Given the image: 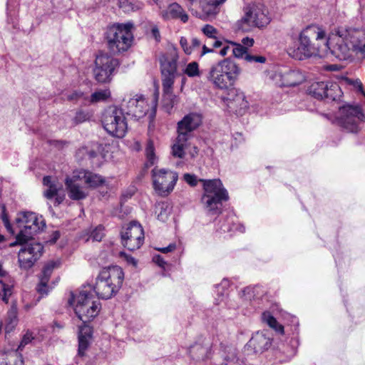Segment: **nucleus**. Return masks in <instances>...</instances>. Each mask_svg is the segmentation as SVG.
Wrapping results in <instances>:
<instances>
[{
    "mask_svg": "<svg viewBox=\"0 0 365 365\" xmlns=\"http://www.w3.org/2000/svg\"><path fill=\"white\" fill-rule=\"evenodd\" d=\"M124 272L117 265L103 268L96 279L93 286H83L76 292H71L68 304L73 307L78 318L82 321L78 328V355L83 356L92 337L93 328L87 324L99 313L101 306L98 301L93 300L92 291L99 299H108L115 296L123 285Z\"/></svg>",
    "mask_w": 365,
    "mask_h": 365,
    "instance_id": "f257e3e1",
    "label": "nucleus"
},
{
    "mask_svg": "<svg viewBox=\"0 0 365 365\" xmlns=\"http://www.w3.org/2000/svg\"><path fill=\"white\" fill-rule=\"evenodd\" d=\"M326 38L325 31L318 26H307L299 34L297 41L289 46L287 52L290 56L297 60H304L318 54V46L312 41V38L322 40Z\"/></svg>",
    "mask_w": 365,
    "mask_h": 365,
    "instance_id": "f03ea898",
    "label": "nucleus"
},
{
    "mask_svg": "<svg viewBox=\"0 0 365 365\" xmlns=\"http://www.w3.org/2000/svg\"><path fill=\"white\" fill-rule=\"evenodd\" d=\"M178 58L177 48L173 46L159 56L163 96L165 100H169L171 107L177 102V97L173 93V87L177 76Z\"/></svg>",
    "mask_w": 365,
    "mask_h": 365,
    "instance_id": "7ed1b4c3",
    "label": "nucleus"
},
{
    "mask_svg": "<svg viewBox=\"0 0 365 365\" xmlns=\"http://www.w3.org/2000/svg\"><path fill=\"white\" fill-rule=\"evenodd\" d=\"M133 24L131 22L113 24L107 27L104 41L109 51L113 54L125 52L133 41Z\"/></svg>",
    "mask_w": 365,
    "mask_h": 365,
    "instance_id": "20e7f679",
    "label": "nucleus"
},
{
    "mask_svg": "<svg viewBox=\"0 0 365 365\" xmlns=\"http://www.w3.org/2000/svg\"><path fill=\"white\" fill-rule=\"evenodd\" d=\"M204 194L201 202L207 215H218L222 212V202L227 201L229 195L220 179L200 180Z\"/></svg>",
    "mask_w": 365,
    "mask_h": 365,
    "instance_id": "39448f33",
    "label": "nucleus"
},
{
    "mask_svg": "<svg viewBox=\"0 0 365 365\" xmlns=\"http://www.w3.org/2000/svg\"><path fill=\"white\" fill-rule=\"evenodd\" d=\"M240 73L239 66L231 58H226L211 66L207 78L218 88L227 89L234 85Z\"/></svg>",
    "mask_w": 365,
    "mask_h": 365,
    "instance_id": "423d86ee",
    "label": "nucleus"
},
{
    "mask_svg": "<svg viewBox=\"0 0 365 365\" xmlns=\"http://www.w3.org/2000/svg\"><path fill=\"white\" fill-rule=\"evenodd\" d=\"M243 12L244 15L236 22L238 31L250 32L255 27L264 28L271 21L270 17L261 4H249L243 8Z\"/></svg>",
    "mask_w": 365,
    "mask_h": 365,
    "instance_id": "0eeeda50",
    "label": "nucleus"
},
{
    "mask_svg": "<svg viewBox=\"0 0 365 365\" xmlns=\"http://www.w3.org/2000/svg\"><path fill=\"white\" fill-rule=\"evenodd\" d=\"M336 121L347 132L356 133L359 130V123L365 121V115L361 106L345 104L339 107Z\"/></svg>",
    "mask_w": 365,
    "mask_h": 365,
    "instance_id": "6e6552de",
    "label": "nucleus"
},
{
    "mask_svg": "<svg viewBox=\"0 0 365 365\" xmlns=\"http://www.w3.org/2000/svg\"><path fill=\"white\" fill-rule=\"evenodd\" d=\"M16 222L21 228L16 237V243H21L26 238L33 239V236L46 227L44 220L40 218L35 212L25 211L20 212L16 218Z\"/></svg>",
    "mask_w": 365,
    "mask_h": 365,
    "instance_id": "1a4fd4ad",
    "label": "nucleus"
},
{
    "mask_svg": "<svg viewBox=\"0 0 365 365\" xmlns=\"http://www.w3.org/2000/svg\"><path fill=\"white\" fill-rule=\"evenodd\" d=\"M102 123L108 133L117 138L124 137L128 130L126 115L117 106H111L105 110Z\"/></svg>",
    "mask_w": 365,
    "mask_h": 365,
    "instance_id": "9d476101",
    "label": "nucleus"
},
{
    "mask_svg": "<svg viewBox=\"0 0 365 365\" xmlns=\"http://www.w3.org/2000/svg\"><path fill=\"white\" fill-rule=\"evenodd\" d=\"M16 245L21 246L18 253V261L20 267L23 269L31 268L43 252V245L34 239L26 238L21 243H16L15 241L11 244V246Z\"/></svg>",
    "mask_w": 365,
    "mask_h": 365,
    "instance_id": "9b49d317",
    "label": "nucleus"
},
{
    "mask_svg": "<svg viewBox=\"0 0 365 365\" xmlns=\"http://www.w3.org/2000/svg\"><path fill=\"white\" fill-rule=\"evenodd\" d=\"M344 28L339 29L335 34L328 37L325 46L331 55L339 61H347L352 58V53L344 34Z\"/></svg>",
    "mask_w": 365,
    "mask_h": 365,
    "instance_id": "f8f14e48",
    "label": "nucleus"
},
{
    "mask_svg": "<svg viewBox=\"0 0 365 365\" xmlns=\"http://www.w3.org/2000/svg\"><path fill=\"white\" fill-rule=\"evenodd\" d=\"M118 66L119 61L117 58L107 53H100L95 60L93 75L96 80L99 83L110 82Z\"/></svg>",
    "mask_w": 365,
    "mask_h": 365,
    "instance_id": "ddd939ff",
    "label": "nucleus"
},
{
    "mask_svg": "<svg viewBox=\"0 0 365 365\" xmlns=\"http://www.w3.org/2000/svg\"><path fill=\"white\" fill-rule=\"evenodd\" d=\"M308 91L314 98L327 102L337 101L342 95L339 86L331 81L314 82L309 87Z\"/></svg>",
    "mask_w": 365,
    "mask_h": 365,
    "instance_id": "4468645a",
    "label": "nucleus"
},
{
    "mask_svg": "<svg viewBox=\"0 0 365 365\" xmlns=\"http://www.w3.org/2000/svg\"><path fill=\"white\" fill-rule=\"evenodd\" d=\"M122 245L128 250H138L143 244L144 231L137 221H132L120 232Z\"/></svg>",
    "mask_w": 365,
    "mask_h": 365,
    "instance_id": "2eb2a0df",
    "label": "nucleus"
},
{
    "mask_svg": "<svg viewBox=\"0 0 365 365\" xmlns=\"http://www.w3.org/2000/svg\"><path fill=\"white\" fill-rule=\"evenodd\" d=\"M152 173L153 187L155 191L163 196L168 195L173 191L178 179L176 172L160 169L158 171L153 170Z\"/></svg>",
    "mask_w": 365,
    "mask_h": 365,
    "instance_id": "dca6fc26",
    "label": "nucleus"
},
{
    "mask_svg": "<svg viewBox=\"0 0 365 365\" xmlns=\"http://www.w3.org/2000/svg\"><path fill=\"white\" fill-rule=\"evenodd\" d=\"M120 108L126 116L138 120L145 115L148 110V105L143 95H135L125 98Z\"/></svg>",
    "mask_w": 365,
    "mask_h": 365,
    "instance_id": "f3484780",
    "label": "nucleus"
},
{
    "mask_svg": "<svg viewBox=\"0 0 365 365\" xmlns=\"http://www.w3.org/2000/svg\"><path fill=\"white\" fill-rule=\"evenodd\" d=\"M202 115L197 113H190L185 115L178 123V140L187 142L192 135V132L202 123Z\"/></svg>",
    "mask_w": 365,
    "mask_h": 365,
    "instance_id": "a211bd4d",
    "label": "nucleus"
},
{
    "mask_svg": "<svg viewBox=\"0 0 365 365\" xmlns=\"http://www.w3.org/2000/svg\"><path fill=\"white\" fill-rule=\"evenodd\" d=\"M351 53L359 59H365V31L355 28L344 29Z\"/></svg>",
    "mask_w": 365,
    "mask_h": 365,
    "instance_id": "6ab92c4d",
    "label": "nucleus"
},
{
    "mask_svg": "<svg viewBox=\"0 0 365 365\" xmlns=\"http://www.w3.org/2000/svg\"><path fill=\"white\" fill-rule=\"evenodd\" d=\"M272 336L268 330L255 332L245 345L247 350H251L255 354L263 353L272 345Z\"/></svg>",
    "mask_w": 365,
    "mask_h": 365,
    "instance_id": "aec40b11",
    "label": "nucleus"
},
{
    "mask_svg": "<svg viewBox=\"0 0 365 365\" xmlns=\"http://www.w3.org/2000/svg\"><path fill=\"white\" fill-rule=\"evenodd\" d=\"M212 343L210 338L200 337L189 348L190 356L196 360H205L209 358L211 352Z\"/></svg>",
    "mask_w": 365,
    "mask_h": 365,
    "instance_id": "412c9836",
    "label": "nucleus"
},
{
    "mask_svg": "<svg viewBox=\"0 0 365 365\" xmlns=\"http://www.w3.org/2000/svg\"><path fill=\"white\" fill-rule=\"evenodd\" d=\"M59 264L58 262L51 261L46 264L39 275V283L36 287L37 292L42 296L46 295L48 292V282L53 269Z\"/></svg>",
    "mask_w": 365,
    "mask_h": 365,
    "instance_id": "4be33fe9",
    "label": "nucleus"
},
{
    "mask_svg": "<svg viewBox=\"0 0 365 365\" xmlns=\"http://www.w3.org/2000/svg\"><path fill=\"white\" fill-rule=\"evenodd\" d=\"M282 85L286 87L296 86L304 81V75L299 70L288 69L280 75Z\"/></svg>",
    "mask_w": 365,
    "mask_h": 365,
    "instance_id": "5701e85b",
    "label": "nucleus"
},
{
    "mask_svg": "<svg viewBox=\"0 0 365 365\" xmlns=\"http://www.w3.org/2000/svg\"><path fill=\"white\" fill-rule=\"evenodd\" d=\"M78 178L91 188L97 187L105 183V178L89 170H83L79 173Z\"/></svg>",
    "mask_w": 365,
    "mask_h": 365,
    "instance_id": "b1692460",
    "label": "nucleus"
},
{
    "mask_svg": "<svg viewBox=\"0 0 365 365\" xmlns=\"http://www.w3.org/2000/svg\"><path fill=\"white\" fill-rule=\"evenodd\" d=\"M66 187L68 190V197L73 200H81L85 199L87 194L81 189V186L76 184L72 179H66Z\"/></svg>",
    "mask_w": 365,
    "mask_h": 365,
    "instance_id": "393cba45",
    "label": "nucleus"
},
{
    "mask_svg": "<svg viewBox=\"0 0 365 365\" xmlns=\"http://www.w3.org/2000/svg\"><path fill=\"white\" fill-rule=\"evenodd\" d=\"M43 185L48 188L43 192V196L48 199L51 200L58 193V190L61 186L58 185L56 180H53L51 176H44L43 178Z\"/></svg>",
    "mask_w": 365,
    "mask_h": 365,
    "instance_id": "a878e982",
    "label": "nucleus"
},
{
    "mask_svg": "<svg viewBox=\"0 0 365 365\" xmlns=\"http://www.w3.org/2000/svg\"><path fill=\"white\" fill-rule=\"evenodd\" d=\"M0 365H24L21 354L17 351L0 356Z\"/></svg>",
    "mask_w": 365,
    "mask_h": 365,
    "instance_id": "bb28decb",
    "label": "nucleus"
},
{
    "mask_svg": "<svg viewBox=\"0 0 365 365\" xmlns=\"http://www.w3.org/2000/svg\"><path fill=\"white\" fill-rule=\"evenodd\" d=\"M261 320L277 332L279 334L284 333V327L278 323L276 318L269 312H264L261 315Z\"/></svg>",
    "mask_w": 365,
    "mask_h": 365,
    "instance_id": "cd10ccee",
    "label": "nucleus"
},
{
    "mask_svg": "<svg viewBox=\"0 0 365 365\" xmlns=\"http://www.w3.org/2000/svg\"><path fill=\"white\" fill-rule=\"evenodd\" d=\"M1 291L0 292V298L5 303H8L9 297L12 294L14 287V281L10 277H5L0 280Z\"/></svg>",
    "mask_w": 365,
    "mask_h": 365,
    "instance_id": "c85d7f7f",
    "label": "nucleus"
},
{
    "mask_svg": "<svg viewBox=\"0 0 365 365\" xmlns=\"http://www.w3.org/2000/svg\"><path fill=\"white\" fill-rule=\"evenodd\" d=\"M226 0H204L202 11L207 16H214L219 11L218 6Z\"/></svg>",
    "mask_w": 365,
    "mask_h": 365,
    "instance_id": "c756f323",
    "label": "nucleus"
},
{
    "mask_svg": "<svg viewBox=\"0 0 365 365\" xmlns=\"http://www.w3.org/2000/svg\"><path fill=\"white\" fill-rule=\"evenodd\" d=\"M102 150V145L96 143L92 148L88 147H83L78 150V154L86 155L88 160L94 163L96 158H98L101 151Z\"/></svg>",
    "mask_w": 365,
    "mask_h": 365,
    "instance_id": "7c9ffc66",
    "label": "nucleus"
},
{
    "mask_svg": "<svg viewBox=\"0 0 365 365\" xmlns=\"http://www.w3.org/2000/svg\"><path fill=\"white\" fill-rule=\"evenodd\" d=\"M242 297L245 300L252 301L259 299L263 294L264 291L262 290V287L259 285L248 286L242 291Z\"/></svg>",
    "mask_w": 365,
    "mask_h": 365,
    "instance_id": "2f4dec72",
    "label": "nucleus"
},
{
    "mask_svg": "<svg viewBox=\"0 0 365 365\" xmlns=\"http://www.w3.org/2000/svg\"><path fill=\"white\" fill-rule=\"evenodd\" d=\"M227 354L224 356V361L222 365H245L244 361L237 357L236 349L232 346L226 348L225 353Z\"/></svg>",
    "mask_w": 365,
    "mask_h": 365,
    "instance_id": "473e14b6",
    "label": "nucleus"
},
{
    "mask_svg": "<svg viewBox=\"0 0 365 365\" xmlns=\"http://www.w3.org/2000/svg\"><path fill=\"white\" fill-rule=\"evenodd\" d=\"M17 314V308L15 306H12L8 311L5 325V331L6 333L12 331L16 326L18 322Z\"/></svg>",
    "mask_w": 365,
    "mask_h": 365,
    "instance_id": "72a5a7b5",
    "label": "nucleus"
},
{
    "mask_svg": "<svg viewBox=\"0 0 365 365\" xmlns=\"http://www.w3.org/2000/svg\"><path fill=\"white\" fill-rule=\"evenodd\" d=\"M220 229L223 232H229L234 231H239L240 232H245V227L243 225L240 223H235L232 220H230V218L227 219V223H223Z\"/></svg>",
    "mask_w": 365,
    "mask_h": 365,
    "instance_id": "f704fd0d",
    "label": "nucleus"
},
{
    "mask_svg": "<svg viewBox=\"0 0 365 365\" xmlns=\"http://www.w3.org/2000/svg\"><path fill=\"white\" fill-rule=\"evenodd\" d=\"M220 229L223 232H229L234 231H239L240 232H245V227L243 225L240 223H235L232 220H230V218L227 219V223H223Z\"/></svg>",
    "mask_w": 365,
    "mask_h": 365,
    "instance_id": "c9c22d12",
    "label": "nucleus"
},
{
    "mask_svg": "<svg viewBox=\"0 0 365 365\" xmlns=\"http://www.w3.org/2000/svg\"><path fill=\"white\" fill-rule=\"evenodd\" d=\"M67 99L81 106H86L88 101V96L80 91H75L67 96Z\"/></svg>",
    "mask_w": 365,
    "mask_h": 365,
    "instance_id": "e433bc0d",
    "label": "nucleus"
},
{
    "mask_svg": "<svg viewBox=\"0 0 365 365\" xmlns=\"http://www.w3.org/2000/svg\"><path fill=\"white\" fill-rule=\"evenodd\" d=\"M110 96V92L109 90H101L98 91H96L88 96V103H96L99 101H103L108 98Z\"/></svg>",
    "mask_w": 365,
    "mask_h": 365,
    "instance_id": "4c0bfd02",
    "label": "nucleus"
},
{
    "mask_svg": "<svg viewBox=\"0 0 365 365\" xmlns=\"http://www.w3.org/2000/svg\"><path fill=\"white\" fill-rule=\"evenodd\" d=\"M183 72L190 78L200 77L201 74L198 63L196 61L189 63L183 70Z\"/></svg>",
    "mask_w": 365,
    "mask_h": 365,
    "instance_id": "58836bf2",
    "label": "nucleus"
},
{
    "mask_svg": "<svg viewBox=\"0 0 365 365\" xmlns=\"http://www.w3.org/2000/svg\"><path fill=\"white\" fill-rule=\"evenodd\" d=\"M232 53L233 56L237 58H242L247 53V48L240 43L231 42Z\"/></svg>",
    "mask_w": 365,
    "mask_h": 365,
    "instance_id": "ea45409f",
    "label": "nucleus"
},
{
    "mask_svg": "<svg viewBox=\"0 0 365 365\" xmlns=\"http://www.w3.org/2000/svg\"><path fill=\"white\" fill-rule=\"evenodd\" d=\"M160 212L158 214V220L162 222H165L170 214L171 208L168 203L162 202L159 205Z\"/></svg>",
    "mask_w": 365,
    "mask_h": 365,
    "instance_id": "a19ab883",
    "label": "nucleus"
},
{
    "mask_svg": "<svg viewBox=\"0 0 365 365\" xmlns=\"http://www.w3.org/2000/svg\"><path fill=\"white\" fill-rule=\"evenodd\" d=\"M104 236L105 227L101 225L93 229L90 234V238L96 242H101Z\"/></svg>",
    "mask_w": 365,
    "mask_h": 365,
    "instance_id": "79ce46f5",
    "label": "nucleus"
},
{
    "mask_svg": "<svg viewBox=\"0 0 365 365\" xmlns=\"http://www.w3.org/2000/svg\"><path fill=\"white\" fill-rule=\"evenodd\" d=\"M186 142H178V138L176 139V143L172 147V154L175 157H178L180 158H183L185 155L184 152V146L185 145Z\"/></svg>",
    "mask_w": 365,
    "mask_h": 365,
    "instance_id": "37998d69",
    "label": "nucleus"
},
{
    "mask_svg": "<svg viewBox=\"0 0 365 365\" xmlns=\"http://www.w3.org/2000/svg\"><path fill=\"white\" fill-rule=\"evenodd\" d=\"M183 11L181 6L177 3L170 4L168 9V14L172 19H178V16Z\"/></svg>",
    "mask_w": 365,
    "mask_h": 365,
    "instance_id": "c03bdc74",
    "label": "nucleus"
},
{
    "mask_svg": "<svg viewBox=\"0 0 365 365\" xmlns=\"http://www.w3.org/2000/svg\"><path fill=\"white\" fill-rule=\"evenodd\" d=\"M145 154L148 163L150 165H153L155 163V148L152 141H148L145 148Z\"/></svg>",
    "mask_w": 365,
    "mask_h": 365,
    "instance_id": "a18cd8bd",
    "label": "nucleus"
},
{
    "mask_svg": "<svg viewBox=\"0 0 365 365\" xmlns=\"http://www.w3.org/2000/svg\"><path fill=\"white\" fill-rule=\"evenodd\" d=\"M89 118L90 115L88 112L83 110H78L76 111V115L73 118V121L74 124L77 125L86 121Z\"/></svg>",
    "mask_w": 365,
    "mask_h": 365,
    "instance_id": "49530a36",
    "label": "nucleus"
},
{
    "mask_svg": "<svg viewBox=\"0 0 365 365\" xmlns=\"http://www.w3.org/2000/svg\"><path fill=\"white\" fill-rule=\"evenodd\" d=\"M34 339V337L32 336V333L29 331H27L26 333L23 336L21 341L20 342V344L19 345L16 351L20 352L23 351V349L30 344L33 340Z\"/></svg>",
    "mask_w": 365,
    "mask_h": 365,
    "instance_id": "de8ad7c7",
    "label": "nucleus"
},
{
    "mask_svg": "<svg viewBox=\"0 0 365 365\" xmlns=\"http://www.w3.org/2000/svg\"><path fill=\"white\" fill-rule=\"evenodd\" d=\"M244 59L249 63H264L266 62L267 58L263 56H255L251 54H246Z\"/></svg>",
    "mask_w": 365,
    "mask_h": 365,
    "instance_id": "09e8293b",
    "label": "nucleus"
},
{
    "mask_svg": "<svg viewBox=\"0 0 365 365\" xmlns=\"http://www.w3.org/2000/svg\"><path fill=\"white\" fill-rule=\"evenodd\" d=\"M230 286V282L227 279H224L222 280V282L220 284H217L215 285V288L216 289V291L217 292V294L220 297H222L224 295V292L226 289L228 288Z\"/></svg>",
    "mask_w": 365,
    "mask_h": 365,
    "instance_id": "8fccbe9b",
    "label": "nucleus"
},
{
    "mask_svg": "<svg viewBox=\"0 0 365 365\" xmlns=\"http://www.w3.org/2000/svg\"><path fill=\"white\" fill-rule=\"evenodd\" d=\"M1 209H2V212H1V220L3 221V223L5 226V227L6 228V230L9 232H11L13 233V230H12V225L9 222V217H8V215L6 213V207L5 205H3L1 207Z\"/></svg>",
    "mask_w": 365,
    "mask_h": 365,
    "instance_id": "3c124183",
    "label": "nucleus"
},
{
    "mask_svg": "<svg viewBox=\"0 0 365 365\" xmlns=\"http://www.w3.org/2000/svg\"><path fill=\"white\" fill-rule=\"evenodd\" d=\"M203 34L209 38H216L217 30L212 26L207 24L202 28Z\"/></svg>",
    "mask_w": 365,
    "mask_h": 365,
    "instance_id": "603ef678",
    "label": "nucleus"
},
{
    "mask_svg": "<svg viewBox=\"0 0 365 365\" xmlns=\"http://www.w3.org/2000/svg\"><path fill=\"white\" fill-rule=\"evenodd\" d=\"M183 178L185 181L190 186H195L197 184V179L196 175L190 173L184 174Z\"/></svg>",
    "mask_w": 365,
    "mask_h": 365,
    "instance_id": "864d4df0",
    "label": "nucleus"
},
{
    "mask_svg": "<svg viewBox=\"0 0 365 365\" xmlns=\"http://www.w3.org/2000/svg\"><path fill=\"white\" fill-rule=\"evenodd\" d=\"M180 44L186 54L190 55L192 53V47L188 46V42L185 37L182 36L180 38Z\"/></svg>",
    "mask_w": 365,
    "mask_h": 365,
    "instance_id": "5fc2aeb1",
    "label": "nucleus"
},
{
    "mask_svg": "<svg viewBox=\"0 0 365 365\" xmlns=\"http://www.w3.org/2000/svg\"><path fill=\"white\" fill-rule=\"evenodd\" d=\"M153 262H155L161 268H164L165 266L166 265V262L165 261L163 257L160 255H155L153 257Z\"/></svg>",
    "mask_w": 365,
    "mask_h": 365,
    "instance_id": "6e6d98bb",
    "label": "nucleus"
},
{
    "mask_svg": "<svg viewBox=\"0 0 365 365\" xmlns=\"http://www.w3.org/2000/svg\"><path fill=\"white\" fill-rule=\"evenodd\" d=\"M151 35L152 37L156 41V42H160L161 39L160 34L158 28L155 26L151 29Z\"/></svg>",
    "mask_w": 365,
    "mask_h": 365,
    "instance_id": "4d7b16f0",
    "label": "nucleus"
},
{
    "mask_svg": "<svg viewBox=\"0 0 365 365\" xmlns=\"http://www.w3.org/2000/svg\"><path fill=\"white\" fill-rule=\"evenodd\" d=\"M176 248V245L175 243H171L168 246L165 247L158 248V250L163 253H168L173 252Z\"/></svg>",
    "mask_w": 365,
    "mask_h": 365,
    "instance_id": "13d9d810",
    "label": "nucleus"
},
{
    "mask_svg": "<svg viewBox=\"0 0 365 365\" xmlns=\"http://www.w3.org/2000/svg\"><path fill=\"white\" fill-rule=\"evenodd\" d=\"M254 39L252 38L245 37L242 40V46L245 47H251L254 44Z\"/></svg>",
    "mask_w": 365,
    "mask_h": 365,
    "instance_id": "bf43d9fd",
    "label": "nucleus"
},
{
    "mask_svg": "<svg viewBox=\"0 0 365 365\" xmlns=\"http://www.w3.org/2000/svg\"><path fill=\"white\" fill-rule=\"evenodd\" d=\"M60 236H61V234L58 230H56V231L53 232L51 234V239L49 240L50 242H51V243L56 242V241L59 239Z\"/></svg>",
    "mask_w": 365,
    "mask_h": 365,
    "instance_id": "052dcab7",
    "label": "nucleus"
},
{
    "mask_svg": "<svg viewBox=\"0 0 365 365\" xmlns=\"http://www.w3.org/2000/svg\"><path fill=\"white\" fill-rule=\"evenodd\" d=\"M54 206H58L64 200V195H59L58 193L54 196Z\"/></svg>",
    "mask_w": 365,
    "mask_h": 365,
    "instance_id": "680f3d73",
    "label": "nucleus"
},
{
    "mask_svg": "<svg viewBox=\"0 0 365 365\" xmlns=\"http://www.w3.org/2000/svg\"><path fill=\"white\" fill-rule=\"evenodd\" d=\"M7 16H8V19H7L8 23L9 24L11 23L13 24V27L14 29L16 28V24H15L13 18L11 17V11H9V3H7Z\"/></svg>",
    "mask_w": 365,
    "mask_h": 365,
    "instance_id": "e2e57ef3",
    "label": "nucleus"
},
{
    "mask_svg": "<svg viewBox=\"0 0 365 365\" xmlns=\"http://www.w3.org/2000/svg\"><path fill=\"white\" fill-rule=\"evenodd\" d=\"M354 83L357 84V87H356L357 91L359 92H360L361 93H362L365 96V93L364 91L363 84L360 81V80L356 79Z\"/></svg>",
    "mask_w": 365,
    "mask_h": 365,
    "instance_id": "0e129e2a",
    "label": "nucleus"
},
{
    "mask_svg": "<svg viewBox=\"0 0 365 365\" xmlns=\"http://www.w3.org/2000/svg\"><path fill=\"white\" fill-rule=\"evenodd\" d=\"M232 51V47H230V46L227 45V46H223V48L220 50V54L222 56H225L227 54V53L230 51Z\"/></svg>",
    "mask_w": 365,
    "mask_h": 365,
    "instance_id": "69168bd1",
    "label": "nucleus"
},
{
    "mask_svg": "<svg viewBox=\"0 0 365 365\" xmlns=\"http://www.w3.org/2000/svg\"><path fill=\"white\" fill-rule=\"evenodd\" d=\"M178 19H180L183 23H186L188 21V15L183 10Z\"/></svg>",
    "mask_w": 365,
    "mask_h": 365,
    "instance_id": "338daca9",
    "label": "nucleus"
},
{
    "mask_svg": "<svg viewBox=\"0 0 365 365\" xmlns=\"http://www.w3.org/2000/svg\"><path fill=\"white\" fill-rule=\"evenodd\" d=\"M200 44L201 42L199 39H197V38H193L192 39V45L190 46L192 47V50L193 48L200 47Z\"/></svg>",
    "mask_w": 365,
    "mask_h": 365,
    "instance_id": "774afa93",
    "label": "nucleus"
}]
</instances>
